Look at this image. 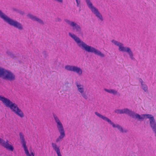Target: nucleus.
Listing matches in <instances>:
<instances>
[{"instance_id": "nucleus-1", "label": "nucleus", "mask_w": 156, "mask_h": 156, "mask_svg": "<svg viewBox=\"0 0 156 156\" xmlns=\"http://www.w3.org/2000/svg\"><path fill=\"white\" fill-rule=\"evenodd\" d=\"M115 112L118 113L122 114L126 113L129 115L132 116L133 118L135 117L139 120L143 119L146 118L150 119V124L151 127L154 131L155 133L156 136V124L154 120V117L149 114H143L140 115L137 114H135L134 112L130 110L127 108L123 109L117 110Z\"/></svg>"}, {"instance_id": "nucleus-2", "label": "nucleus", "mask_w": 156, "mask_h": 156, "mask_svg": "<svg viewBox=\"0 0 156 156\" xmlns=\"http://www.w3.org/2000/svg\"><path fill=\"white\" fill-rule=\"evenodd\" d=\"M0 101L8 107L15 114L21 118H23L24 114L22 111L18 107L17 105L15 103H12L9 99L0 95Z\"/></svg>"}, {"instance_id": "nucleus-3", "label": "nucleus", "mask_w": 156, "mask_h": 156, "mask_svg": "<svg viewBox=\"0 0 156 156\" xmlns=\"http://www.w3.org/2000/svg\"><path fill=\"white\" fill-rule=\"evenodd\" d=\"M0 17L9 25L14 27L20 30L23 29L22 24L16 20L11 18L0 10Z\"/></svg>"}, {"instance_id": "nucleus-4", "label": "nucleus", "mask_w": 156, "mask_h": 156, "mask_svg": "<svg viewBox=\"0 0 156 156\" xmlns=\"http://www.w3.org/2000/svg\"><path fill=\"white\" fill-rule=\"evenodd\" d=\"M88 8L91 10V12L95 15L99 20L102 21L103 18L102 15L98 11V9L93 6L90 0H84Z\"/></svg>"}, {"instance_id": "nucleus-5", "label": "nucleus", "mask_w": 156, "mask_h": 156, "mask_svg": "<svg viewBox=\"0 0 156 156\" xmlns=\"http://www.w3.org/2000/svg\"><path fill=\"white\" fill-rule=\"evenodd\" d=\"M69 35L74 40L80 47H82L83 49H95L93 47L87 45L75 35L71 33H69Z\"/></svg>"}, {"instance_id": "nucleus-6", "label": "nucleus", "mask_w": 156, "mask_h": 156, "mask_svg": "<svg viewBox=\"0 0 156 156\" xmlns=\"http://www.w3.org/2000/svg\"><path fill=\"white\" fill-rule=\"evenodd\" d=\"M53 115L54 119L57 124V128L60 134V136L56 140V142H58L64 137L65 134L62 124L58 117L54 114H53Z\"/></svg>"}, {"instance_id": "nucleus-7", "label": "nucleus", "mask_w": 156, "mask_h": 156, "mask_svg": "<svg viewBox=\"0 0 156 156\" xmlns=\"http://www.w3.org/2000/svg\"><path fill=\"white\" fill-rule=\"evenodd\" d=\"M0 77L3 79L12 81L14 80L15 76L11 72L0 68Z\"/></svg>"}, {"instance_id": "nucleus-8", "label": "nucleus", "mask_w": 156, "mask_h": 156, "mask_svg": "<svg viewBox=\"0 0 156 156\" xmlns=\"http://www.w3.org/2000/svg\"><path fill=\"white\" fill-rule=\"evenodd\" d=\"M19 135L21 144L23 148L26 156H34V153L33 151H31L30 153H29L27 147L26 145V142L23 134L22 133L20 132Z\"/></svg>"}, {"instance_id": "nucleus-9", "label": "nucleus", "mask_w": 156, "mask_h": 156, "mask_svg": "<svg viewBox=\"0 0 156 156\" xmlns=\"http://www.w3.org/2000/svg\"><path fill=\"white\" fill-rule=\"evenodd\" d=\"M64 21L70 27H71L74 31L77 34H80L81 33V29L79 25L74 21H71L68 19H65Z\"/></svg>"}, {"instance_id": "nucleus-10", "label": "nucleus", "mask_w": 156, "mask_h": 156, "mask_svg": "<svg viewBox=\"0 0 156 156\" xmlns=\"http://www.w3.org/2000/svg\"><path fill=\"white\" fill-rule=\"evenodd\" d=\"M95 114L99 117L102 119L104 120H105L108 122L109 123L112 125V126L114 127L117 128L120 131L122 132H123V129L122 127L118 125H115L114 123L111 122V121L108 118L101 115L99 113L97 112H95Z\"/></svg>"}, {"instance_id": "nucleus-11", "label": "nucleus", "mask_w": 156, "mask_h": 156, "mask_svg": "<svg viewBox=\"0 0 156 156\" xmlns=\"http://www.w3.org/2000/svg\"><path fill=\"white\" fill-rule=\"evenodd\" d=\"M9 141L8 140H6V141L0 138V144L2 146L4 147L6 149L13 151L14 150L13 146L9 144Z\"/></svg>"}, {"instance_id": "nucleus-12", "label": "nucleus", "mask_w": 156, "mask_h": 156, "mask_svg": "<svg viewBox=\"0 0 156 156\" xmlns=\"http://www.w3.org/2000/svg\"><path fill=\"white\" fill-rule=\"evenodd\" d=\"M65 68L68 70L75 72L79 75H81L82 73V70L76 66L67 65L65 66Z\"/></svg>"}, {"instance_id": "nucleus-13", "label": "nucleus", "mask_w": 156, "mask_h": 156, "mask_svg": "<svg viewBox=\"0 0 156 156\" xmlns=\"http://www.w3.org/2000/svg\"><path fill=\"white\" fill-rule=\"evenodd\" d=\"M27 16L30 19L34 21H36L38 23L41 25L44 24V23L42 20L38 18L37 16H34L31 14H28L27 15Z\"/></svg>"}, {"instance_id": "nucleus-14", "label": "nucleus", "mask_w": 156, "mask_h": 156, "mask_svg": "<svg viewBox=\"0 0 156 156\" xmlns=\"http://www.w3.org/2000/svg\"><path fill=\"white\" fill-rule=\"evenodd\" d=\"M111 42L114 45L118 47H119V49H130L128 47H124L123 44L122 43L115 40H112Z\"/></svg>"}, {"instance_id": "nucleus-15", "label": "nucleus", "mask_w": 156, "mask_h": 156, "mask_svg": "<svg viewBox=\"0 0 156 156\" xmlns=\"http://www.w3.org/2000/svg\"><path fill=\"white\" fill-rule=\"evenodd\" d=\"M86 52L94 53L95 55L99 56L101 57L104 56L103 54H102L98 49H85Z\"/></svg>"}, {"instance_id": "nucleus-16", "label": "nucleus", "mask_w": 156, "mask_h": 156, "mask_svg": "<svg viewBox=\"0 0 156 156\" xmlns=\"http://www.w3.org/2000/svg\"><path fill=\"white\" fill-rule=\"evenodd\" d=\"M52 146L55 150V151L57 152L58 155L61 154L60 150L59 147H58L56 144L52 143L51 144Z\"/></svg>"}, {"instance_id": "nucleus-17", "label": "nucleus", "mask_w": 156, "mask_h": 156, "mask_svg": "<svg viewBox=\"0 0 156 156\" xmlns=\"http://www.w3.org/2000/svg\"><path fill=\"white\" fill-rule=\"evenodd\" d=\"M76 86L79 91L81 94L83 93L84 91L83 86L80 84H78L77 83H76Z\"/></svg>"}, {"instance_id": "nucleus-18", "label": "nucleus", "mask_w": 156, "mask_h": 156, "mask_svg": "<svg viewBox=\"0 0 156 156\" xmlns=\"http://www.w3.org/2000/svg\"><path fill=\"white\" fill-rule=\"evenodd\" d=\"M120 51H126L127 52L129 55L130 57L132 58L133 55L131 49H120Z\"/></svg>"}, {"instance_id": "nucleus-19", "label": "nucleus", "mask_w": 156, "mask_h": 156, "mask_svg": "<svg viewBox=\"0 0 156 156\" xmlns=\"http://www.w3.org/2000/svg\"><path fill=\"white\" fill-rule=\"evenodd\" d=\"M141 80L142 88L145 91H147V87L146 85L145 84H143L142 80Z\"/></svg>"}, {"instance_id": "nucleus-20", "label": "nucleus", "mask_w": 156, "mask_h": 156, "mask_svg": "<svg viewBox=\"0 0 156 156\" xmlns=\"http://www.w3.org/2000/svg\"><path fill=\"white\" fill-rule=\"evenodd\" d=\"M76 6L77 7H79L80 8L81 6V1L80 0H76Z\"/></svg>"}, {"instance_id": "nucleus-21", "label": "nucleus", "mask_w": 156, "mask_h": 156, "mask_svg": "<svg viewBox=\"0 0 156 156\" xmlns=\"http://www.w3.org/2000/svg\"><path fill=\"white\" fill-rule=\"evenodd\" d=\"M16 11L19 13L20 14L23 15L24 14V12L23 11H22L18 10L17 9Z\"/></svg>"}, {"instance_id": "nucleus-22", "label": "nucleus", "mask_w": 156, "mask_h": 156, "mask_svg": "<svg viewBox=\"0 0 156 156\" xmlns=\"http://www.w3.org/2000/svg\"><path fill=\"white\" fill-rule=\"evenodd\" d=\"M61 20V19L59 18H56L55 19V21L56 22H60Z\"/></svg>"}, {"instance_id": "nucleus-23", "label": "nucleus", "mask_w": 156, "mask_h": 156, "mask_svg": "<svg viewBox=\"0 0 156 156\" xmlns=\"http://www.w3.org/2000/svg\"><path fill=\"white\" fill-rule=\"evenodd\" d=\"M82 96L85 99H87V96L85 94L82 93Z\"/></svg>"}, {"instance_id": "nucleus-24", "label": "nucleus", "mask_w": 156, "mask_h": 156, "mask_svg": "<svg viewBox=\"0 0 156 156\" xmlns=\"http://www.w3.org/2000/svg\"><path fill=\"white\" fill-rule=\"evenodd\" d=\"M117 93V91L115 90H112V92L111 93H112L114 94H116Z\"/></svg>"}, {"instance_id": "nucleus-25", "label": "nucleus", "mask_w": 156, "mask_h": 156, "mask_svg": "<svg viewBox=\"0 0 156 156\" xmlns=\"http://www.w3.org/2000/svg\"><path fill=\"white\" fill-rule=\"evenodd\" d=\"M105 91H106L110 93H111L112 90H108L107 89H105Z\"/></svg>"}, {"instance_id": "nucleus-26", "label": "nucleus", "mask_w": 156, "mask_h": 156, "mask_svg": "<svg viewBox=\"0 0 156 156\" xmlns=\"http://www.w3.org/2000/svg\"><path fill=\"white\" fill-rule=\"evenodd\" d=\"M54 0L55 1H56L57 2H59L61 3H62L63 2L62 0Z\"/></svg>"}, {"instance_id": "nucleus-27", "label": "nucleus", "mask_w": 156, "mask_h": 156, "mask_svg": "<svg viewBox=\"0 0 156 156\" xmlns=\"http://www.w3.org/2000/svg\"><path fill=\"white\" fill-rule=\"evenodd\" d=\"M58 156H62L61 154H60L58 155Z\"/></svg>"}]
</instances>
